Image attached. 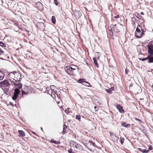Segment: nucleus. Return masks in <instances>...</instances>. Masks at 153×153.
<instances>
[{
	"mask_svg": "<svg viewBox=\"0 0 153 153\" xmlns=\"http://www.w3.org/2000/svg\"><path fill=\"white\" fill-rule=\"evenodd\" d=\"M9 104L11 105H13V103L12 102H10Z\"/></svg>",
	"mask_w": 153,
	"mask_h": 153,
	"instance_id": "nucleus-46",
	"label": "nucleus"
},
{
	"mask_svg": "<svg viewBox=\"0 0 153 153\" xmlns=\"http://www.w3.org/2000/svg\"><path fill=\"white\" fill-rule=\"evenodd\" d=\"M37 27L41 29H44V24L42 22H38L36 24Z\"/></svg>",
	"mask_w": 153,
	"mask_h": 153,
	"instance_id": "nucleus-10",
	"label": "nucleus"
},
{
	"mask_svg": "<svg viewBox=\"0 0 153 153\" xmlns=\"http://www.w3.org/2000/svg\"><path fill=\"white\" fill-rule=\"evenodd\" d=\"M20 91L19 89L16 88L14 89V94L13 95L12 99L15 100H16L18 95L20 93Z\"/></svg>",
	"mask_w": 153,
	"mask_h": 153,
	"instance_id": "nucleus-7",
	"label": "nucleus"
},
{
	"mask_svg": "<svg viewBox=\"0 0 153 153\" xmlns=\"http://www.w3.org/2000/svg\"><path fill=\"white\" fill-rule=\"evenodd\" d=\"M120 26L119 25H115L113 26V30L115 32L118 33L120 31Z\"/></svg>",
	"mask_w": 153,
	"mask_h": 153,
	"instance_id": "nucleus-8",
	"label": "nucleus"
},
{
	"mask_svg": "<svg viewBox=\"0 0 153 153\" xmlns=\"http://www.w3.org/2000/svg\"><path fill=\"white\" fill-rule=\"evenodd\" d=\"M67 128V126L65 125L64 124L63 126V129L64 128L65 129H66Z\"/></svg>",
	"mask_w": 153,
	"mask_h": 153,
	"instance_id": "nucleus-39",
	"label": "nucleus"
},
{
	"mask_svg": "<svg viewBox=\"0 0 153 153\" xmlns=\"http://www.w3.org/2000/svg\"><path fill=\"white\" fill-rule=\"evenodd\" d=\"M4 77V73L0 71V80H2Z\"/></svg>",
	"mask_w": 153,
	"mask_h": 153,
	"instance_id": "nucleus-17",
	"label": "nucleus"
},
{
	"mask_svg": "<svg viewBox=\"0 0 153 153\" xmlns=\"http://www.w3.org/2000/svg\"><path fill=\"white\" fill-rule=\"evenodd\" d=\"M84 80L85 79H79L77 81V82L79 83L85 82L84 81Z\"/></svg>",
	"mask_w": 153,
	"mask_h": 153,
	"instance_id": "nucleus-24",
	"label": "nucleus"
},
{
	"mask_svg": "<svg viewBox=\"0 0 153 153\" xmlns=\"http://www.w3.org/2000/svg\"><path fill=\"white\" fill-rule=\"evenodd\" d=\"M152 149V148L151 146H150L149 147V150H151Z\"/></svg>",
	"mask_w": 153,
	"mask_h": 153,
	"instance_id": "nucleus-36",
	"label": "nucleus"
},
{
	"mask_svg": "<svg viewBox=\"0 0 153 153\" xmlns=\"http://www.w3.org/2000/svg\"><path fill=\"white\" fill-rule=\"evenodd\" d=\"M110 33L111 35L112 34H113V33H112V30L111 29V30H110Z\"/></svg>",
	"mask_w": 153,
	"mask_h": 153,
	"instance_id": "nucleus-42",
	"label": "nucleus"
},
{
	"mask_svg": "<svg viewBox=\"0 0 153 153\" xmlns=\"http://www.w3.org/2000/svg\"><path fill=\"white\" fill-rule=\"evenodd\" d=\"M51 142L52 143L56 144H59L60 143V142L59 141H56V140H51Z\"/></svg>",
	"mask_w": 153,
	"mask_h": 153,
	"instance_id": "nucleus-22",
	"label": "nucleus"
},
{
	"mask_svg": "<svg viewBox=\"0 0 153 153\" xmlns=\"http://www.w3.org/2000/svg\"><path fill=\"white\" fill-rule=\"evenodd\" d=\"M93 146H94V145H95V143H93Z\"/></svg>",
	"mask_w": 153,
	"mask_h": 153,
	"instance_id": "nucleus-51",
	"label": "nucleus"
},
{
	"mask_svg": "<svg viewBox=\"0 0 153 153\" xmlns=\"http://www.w3.org/2000/svg\"><path fill=\"white\" fill-rule=\"evenodd\" d=\"M32 132L33 133V134H35V135H36V133H35V132Z\"/></svg>",
	"mask_w": 153,
	"mask_h": 153,
	"instance_id": "nucleus-49",
	"label": "nucleus"
},
{
	"mask_svg": "<svg viewBox=\"0 0 153 153\" xmlns=\"http://www.w3.org/2000/svg\"><path fill=\"white\" fill-rule=\"evenodd\" d=\"M148 58H149V56H147V57H146V58H144L141 59L140 58H139V59L141 61H144L147 59H148Z\"/></svg>",
	"mask_w": 153,
	"mask_h": 153,
	"instance_id": "nucleus-26",
	"label": "nucleus"
},
{
	"mask_svg": "<svg viewBox=\"0 0 153 153\" xmlns=\"http://www.w3.org/2000/svg\"><path fill=\"white\" fill-rule=\"evenodd\" d=\"M54 3L56 6H57L58 5V3L57 2V0H54Z\"/></svg>",
	"mask_w": 153,
	"mask_h": 153,
	"instance_id": "nucleus-30",
	"label": "nucleus"
},
{
	"mask_svg": "<svg viewBox=\"0 0 153 153\" xmlns=\"http://www.w3.org/2000/svg\"><path fill=\"white\" fill-rule=\"evenodd\" d=\"M41 130H42V131H43V129H42V127H41Z\"/></svg>",
	"mask_w": 153,
	"mask_h": 153,
	"instance_id": "nucleus-50",
	"label": "nucleus"
},
{
	"mask_svg": "<svg viewBox=\"0 0 153 153\" xmlns=\"http://www.w3.org/2000/svg\"><path fill=\"white\" fill-rule=\"evenodd\" d=\"M75 148H76V149L80 150L82 149V146L79 144L76 143L75 142Z\"/></svg>",
	"mask_w": 153,
	"mask_h": 153,
	"instance_id": "nucleus-11",
	"label": "nucleus"
},
{
	"mask_svg": "<svg viewBox=\"0 0 153 153\" xmlns=\"http://www.w3.org/2000/svg\"><path fill=\"white\" fill-rule=\"evenodd\" d=\"M78 68L77 66L71 65L70 66H66L65 68V69L66 73L68 74L75 76Z\"/></svg>",
	"mask_w": 153,
	"mask_h": 153,
	"instance_id": "nucleus-1",
	"label": "nucleus"
},
{
	"mask_svg": "<svg viewBox=\"0 0 153 153\" xmlns=\"http://www.w3.org/2000/svg\"><path fill=\"white\" fill-rule=\"evenodd\" d=\"M125 140L124 138L122 137H120V141L122 145L124 143V141Z\"/></svg>",
	"mask_w": 153,
	"mask_h": 153,
	"instance_id": "nucleus-19",
	"label": "nucleus"
},
{
	"mask_svg": "<svg viewBox=\"0 0 153 153\" xmlns=\"http://www.w3.org/2000/svg\"><path fill=\"white\" fill-rule=\"evenodd\" d=\"M18 132L19 133V135L20 136L23 137L25 135V132L22 130H19Z\"/></svg>",
	"mask_w": 153,
	"mask_h": 153,
	"instance_id": "nucleus-14",
	"label": "nucleus"
},
{
	"mask_svg": "<svg viewBox=\"0 0 153 153\" xmlns=\"http://www.w3.org/2000/svg\"><path fill=\"white\" fill-rule=\"evenodd\" d=\"M140 13H141V14L142 15H144V13H143V12H141Z\"/></svg>",
	"mask_w": 153,
	"mask_h": 153,
	"instance_id": "nucleus-48",
	"label": "nucleus"
},
{
	"mask_svg": "<svg viewBox=\"0 0 153 153\" xmlns=\"http://www.w3.org/2000/svg\"><path fill=\"white\" fill-rule=\"evenodd\" d=\"M54 86L53 85H51L50 86V88H47V91L48 92V91H49L50 90L51 91L52 90H54Z\"/></svg>",
	"mask_w": 153,
	"mask_h": 153,
	"instance_id": "nucleus-20",
	"label": "nucleus"
},
{
	"mask_svg": "<svg viewBox=\"0 0 153 153\" xmlns=\"http://www.w3.org/2000/svg\"><path fill=\"white\" fill-rule=\"evenodd\" d=\"M27 93V92H25L23 90H22V95H23L24 94H26Z\"/></svg>",
	"mask_w": 153,
	"mask_h": 153,
	"instance_id": "nucleus-31",
	"label": "nucleus"
},
{
	"mask_svg": "<svg viewBox=\"0 0 153 153\" xmlns=\"http://www.w3.org/2000/svg\"><path fill=\"white\" fill-rule=\"evenodd\" d=\"M149 150H146V149H144L143 150V153H147L149 152Z\"/></svg>",
	"mask_w": 153,
	"mask_h": 153,
	"instance_id": "nucleus-33",
	"label": "nucleus"
},
{
	"mask_svg": "<svg viewBox=\"0 0 153 153\" xmlns=\"http://www.w3.org/2000/svg\"><path fill=\"white\" fill-rule=\"evenodd\" d=\"M148 48V53L151 55H153V42H149L147 45Z\"/></svg>",
	"mask_w": 153,
	"mask_h": 153,
	"instance_id": "nucleus-3",
	"label": "nucleus"
},
{
	"mask_svg": "<svg viewBox=\"0 0 153 153\" xmlns=\"http://www.w3.org/2000/svg\"><path fill=\"white\" fill-rule=\"evenodd\" d=\"M115 106L120 112L122 113L124 112V111L121 106L119 104L115 105Z\"/></svg>",
	"mask_w": 153,
	"mask_h": 153,
	"instance_id": "nucleus-9",
	"label": "nucleus"
},
{
	"mask_svg": "<svg viewBox=\"0 0 153 153\" xmlns=\"http://www.w3.org/2000/svg\"><path fill=\"white\" fill-rule=\"evenodd\" d=\"M68 152L69 153H72L73 152H72V150L71 149H69L68 150Z\"/></svg>",
	"mask_w": 153,
	"mask_h": 153,
	"instance_id": "nucleus-35",
	"label": "nucleus"
},
{
	"mask_svg": "<svg viewBox=\"0 0 153 153\" xmlns=\"http://www.w3.org/2000/svg\"><path fill=\"white\" fill-rule=\"evenodd\" d=\"M3 91L4 93L7 95H9L10 94V91L8 88H4L3 89Z\"/></svg>",
	"mask_w": 153,
	"mask_h": 153,
	"instance_id": "nucleus-12",
	"label": "nucleus"
},
{
	"mask_svg": "<svg viewBox=\"0 0 153 153\" xmlns=\"http://www.w3.org/2000/svg\"><path fill=\"white\" fill-rule=\"evenodd\" d=\"M125 73H126V74H128V71H127V70L126 69L125 70Z\"/></svg>",
	"mask_w": 153,
	"mask_h": 153,
	"instance_id": "nucleus-45",
	"label": "nucleus"
},
{
	"mask_svg": "<svg viewBox=\"0 0 153 153\" xmlns=\"http://www.w3.org/2000/svg\"><path fill=\"white\" fill-rule=\"evenodd\" d=\"M152 87H153V85H152Z\"/></svg>",
	"mask_w": 153,
	"mask_h": 153,
	"instance_id": "nucleus-54",
	"label": "nucleus"
},
{
	"mask_svg": "<svg viewBox=\"0 0 153 153\" xmlns=\"http://www.w3.org/2000/svg\"><path fill=\"white\" fill-rule=\"evenodd\" d=\"M101 104H101V103H99V105H101Z\"/></svg>",
	"mask_w": 153,
	"mask_h": 153,
	"instance_id": "nucleus-53",
	"label": "nucleus"
},
{
	"mask_svg": "<svg viewBox=\"0 0 153 153\" xmlns=\"http://www.w3.org/2000/svg\"><path fill=\"white\" fill-rule=\"evenodd\" d=\"M93 60L94 61V63L95 65L97 66V67L98 68V64L97 63V58L96 57H94L93 59Z\"/></svg>",
	"mask_w": 153,
	"mask_h": 153,
	"instance_id": "nucleus-15",
	"label": "nucleus"
},
{
	"mask_svg": "<svg viewBox=\"0 0 153 153\" xmlns=\"http://www.w3.org/2000/svg\"><path fill=\"white\" fill-rule=\"evenodd\" d=\"M0 46L5 47L6 46V45L5 43L0 41Z\"/></svg>",
	"mask_w": 153,
	"mask_h": 153,
	"instance_id": "nucleus-23",
	"label": "nucleus"
},
{
	"mask_svg": "<svg viewBox=\"0 0 153 153\" xmlns=\"http://www.w3.org/2000/svg\"><path fill=\"white\" fill-rule=\"evenodd\" d=\"M8 77L10 80L13 82V83L15 85H16L15 82L14 71L9 73L8 75Z\"/></svg>",
	"mask_w": 153,
	"mask_h": 153,
	"instance_id": "nucleus-4",
	"label": "nucleus"
},
{
	"mask_svg": "<svg viewBox=\"0 0 153 153\" xmlns=\"http://www.w3.org/2000/svg\"><path fill=\"white\" fill-rule=\"evenodd\" d=\"M66 129H65L64 128H63V131H62V133L63 134H65L66 133H67V131L66 130Z\"/></svg>",
	"mask_w": 153,
	"mask_h": 153,
	"instance_id": "nucleus-34",
	"label": "nucleus"
},
{
	"mask_svg": "<svg viewBox=\"0 0 153 153\" xmlns=\"http://www.w3.org/2000/svg\"><path fill=\"white\" fill-rule=\"evenodd\" d=\"M10 85V83L7 80H4L0 82V86L3 87H6Z\"/></svg>",
	"mask_w": 153,
	"mask_h": 153,
	"instance_id": "nucleus-5",
	"label": "nucleus"
},
{
	"mask_svg": "<svg viewBox=\"0 0 153 153\" xmlns=\"http://www.w3.org/2000/svg\"><path fill=\"white\" fill-rule=\"evenodd\" d=\"M52 22L54 24L56 23V18L54 16H53L51 18Z\"/></svg>",
	"mask_w": 153,
	"mask_h": 153,
	"instance_id": "nucleus-21",
	"label": "nucleus"
},
{
	"mask_svg": "<svg viewBox=\"0 0 153 153\" xmlns=\"http://www.w3.org/2000/svg\"><path fill=\"white\" fill-rule=\"evenodd\" d=\"M17 86L19 88H21L22 87V85L20 83H18Z\"/></svg>",
	"mask_w": 153,
	"mask_h": 153,
	"instance_id": "nucleus-28",
	"label": "nucleus"
},
{
	"mask_svg": "<svg viewBox=\"0 0 153 153\" xmlns=\"http://www.w3.org/2000/svg\"><path fill=\"white\" fill-rule=\"evenodd\" d=\"M94 108L95 109V111H98V107H97V106H95L94 107Z\"/></svg>",
	"mask_w": 153,
	"mask_h": 153,
	"instance_id": "nucleus-38",
	"label": "nucleus"
},
{
	"mask_svg": "<svg viewBox=\"0 0 153 153\" xmlns=\"http://www.w3.org/2000/svg\"><path fill=\"white\" fill-rule=\"evenodd\" d=\"M114 136L116 138V140L117 141H118V140L119 139V137H118L116 135H114Z\"/></svg>",
	"mask_w": 153,
	"mask_h": 153,
	"instance_id": "nucleus-40",
	"label": "nucleus"
},
{
	"mask_svg": "<svg viewBox=\"0 0 153 153\" xmlns=\"http://www.w3.org/2000/svg\"><path fill=\"white\" fill-rule=\"evenodd\" d=\"M145 32V31L142 28V26L138 25L135 32V36L137 38H141L144 35Z\"/></svg>",
	"mask_w": 153,
	"mask_h": 153,
	"instance_id": "nucleus-2",
	"label": "nucleus"
},
{
	"mask_svg": "<svg viewBox=\"0 0 153 153\" xmlns=\"http://www.w3.org/2000/svg\"><path fill=\"white\" fill-rule=\"evenodd\" d=\"M119 16L117 15H116V16H115L114 17V18H119Z\"/></svg>",
	"mask_w": 153,
	"mask_h": 153,
	"instance_id": "nucleus-41",
	"label": "nucleus"
},
{
	"mask_svg": "<svg viewBox=\"0 0 153 153\" xmlns=\"http://www.w3.org/2000/svg\"><path fill=\"white\" fill-rule=\"evenodd\" d=\"M148 63H153V57H150L149 56V58L148 59Z\"/></svg>",
	"mask_w": 153,
	"mask_h": 153,
	"instance_id": "nucleus-18",
	"label": "nucleus"
},
{
	"mask_svg": "<svg viewBox=\"0 0 153 153\" xmlns=\"http://www.w3.org/2000/svg\"><path fill=\"white\" fill-rule=\"evenodd\" d=\"M130 85V86H132V85L131 84V85Z\"/></svg>",
	"mask_w": 153,
	"mask_h": 153,
	"instance_id": "nucleus-52",
	"label": "nucleus"
},
{
	"mask_svg": "<svg viewBox=\"0 0 153 153\" xmlns=\"http://www.w3.org/2000/svg\"><path fill=\"white\" fill-rule=\"evenodd\" d=\"M97 55L96 54V56H97V58L98 59H99L100 57V53L99 52H97Z\"/></svg>",
	"mask_w": 153,
	"mask_h": 153,
	"instance_id": "nucleus-27",
	"label": "nucleus"
},
{
	"mask_svg": "<svg viewBox=\"0 0 153 153\" xmlns=\"http://www.w3.org/2000/svg\"><path fill=\"white\" fill-rule=\"evenodd\" d=\"M51 96L54 98L55 97V96L54 94H53V95L51 94Z\"/></svg>",
	"mask_w": 153,
	"mask_h": 153,
	"instance_id": "nucleus-44",
	"label": "nucleus"
},
{
	"mask_svg": "<svg viewBox=\"0 0 153 153\" xmlns=\"http://www.w3.org/2000/svg\"><path fill=\"white\" fill-rule=\"evenodd\" d=\"M135 120H138V121H140V122H141V120H140V119H138L137 118H135Z\"/></svg>",
	"mask_w": 153,
	"mask_h": 153,
	"instance_id": "nucleus-43",
	"label": "nucleus"
},
{
	"mask_svg": "<svg viewBox=\"0 0 153 153\" xmlns=\"http://www.w3.org/2000/svg\"><path fill=\"white\" fill-rule=\"evenodd\" d=\"M137 149L140 151L141 152H143V150L141 148H138Z\"/></svg>",
	"mask_w": 153,
	"mask_h": 153,
	"instance_id": "nucleus-37",
	"label": "nucleus"
},
{
	"mask_svg": "<svg viewBox=\"0 0 153 153\" xmlns=\"http://www.w3.org/2000/svg\"><path fill=\"white\" fill-rule=\"evenodd\" d=\"M121 126L126 128H129L130 127V125L129 124L126 123V122H123L122 123Z\"/></svg>",
	"mask_w": 153,
	"mask_h": 153,
	"instance_id": "nucleus-13",
	"label": "nucleus"
},
{
	"mask_svg": "<svg viewBox=\"0 0 153 153\" xmlns=\"http://www.w3.org/2000/svg\"><path fill=\"white\" fill-rule=\"evenodd\" d=\"M4 53V51H2L1 49L0 48V55Z\"/></svg>",
	"mask_w": 153,
	"mask_h": 153,
	"instance_id": "nucleus-32",
	"label": "nucleus"
},
{
	"mask_svg": "<svg viewBox=\"0 0 153 153\" xmlns=\"http://www.w3.org/2000/svg\"><path fill=\"white\" fill-rule=\"evenodd\" d=\"M85 84H84V85H85V86H88V87L90 86V84L89 83H88L86 82H85Z\"/></svg>",
	"mask_w": 153,
	"mask_h": 153,
	"instance_id": "nucleus-29",
	"label": "nucleus"
},
{
	"mask_svg": "<svg viewBox=\"0 0 153 153\" xmlns=\"http://www.w3.org/2000/svg\"><path fill=\"white\" fill-rule=\"evenodd\" d=\"M0 59H1V58H0Z\"/></svg>",
	"mask_w": 153,
	"mask_h": 153,
	"instance_id": "nucleus-55",
	"label": "nucleus"
},
{
	"mask_svg": "<svg viewBox=\"0 0 153 153\" xmlns=\"http://www.w3.org/2000/svg\"><path fill=\"white\" fill-rule=\"evenodd\" d=\"M76 118L79 120V121H80L81 116L79 115H76Z\"/></svg>",
	"mask_w": 153,
	"mask_h": 153,
	"instance_id": "nucleus-25",
	"label": "nucleus"
},
{
	"mask_svg": "<svg viewBox=\"0 0 153 153\" xmlns=\"http://www.w3.org/2000/svg\"><path fill=\"white\" fill-rule=\"evenodd\" d=\"M110 135H113V134L112 133H110Z\"/></svg>",
	"mask_w": 153,
	"mask_h": 153,
	"instance_id": "nucleus-47",
	"label": "nucleus"
},
{
	"mask_svg": "<svg viewBox=\"0 0 153 153\" xmlns=\"http://www.w3.org/2000/svg\"><path fill=\"white\" fill-rule=\"evenodd\" d=\"M114 89V87H111V88H110L108 89H106V91L107 92H108L109 94H111L112 93V91H113Z\"/></svg>",
	"mask_w": 153,
	"mask_h": 153,
	"instance_id": "nucleus-16",
	"label": "nucleus"
},
{
	"mask_svg": "<svg viewBox=\"0 0 153 153\" xmlns=\"http://www.w3.org/2000/svg\"><path fill=\"white\" fill-rule=\"evenodd\" d=\"M15 74V82H17L20 81L21 76L20 74L18 72L14 71Z\"/></svg>",
	"mask_w": 153,
	"mask_h": 153,
	"instance_id": "nucleus-6",
	"label": "nucleus"
}]
</instances>
